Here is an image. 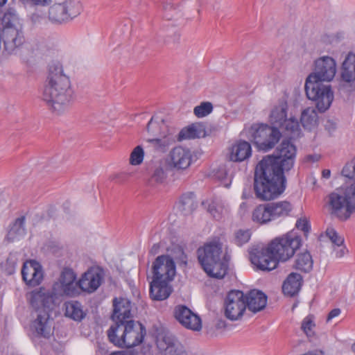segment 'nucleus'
<instances>
[{
    "label": "nucleus",
    "mask_w": 355,
    "mask_h": 355,
    "mask_svg": "<svg viewBox=\"0 0 355 355\" xmlns=\"http://www.w3.org/2000/svg\"><path fill=\"white\" fill-rule=\"evenodd\" d=\"M268 204L272 220L288 216L293 210V205L288 201L273 202Z\"/></svg>",
    "instance_id": "7c9ffc66"
},
{
    "label": "nucleus",
    "mask_w": 355,
    "mask_h": 355,
    "mask_svg": "<svg viewBox=\"0 0 355 355\" xmlns=\"http://www.w3.org/2000/svg\"><path fill=\"white\" fill-rule=\"evenodd\" d=\"M7 0H0V6L4 5L6 3Z\"/></svg>",
    "instance_id": "052dcab7"
},
{
    "label": "nucleus",
    "mask_w": 355,
    "mask_h": 355,
    "mask_svg": "<svg viewBox=\"0 0 355 355\" xmlns=\"http://www.w3.org/2000/svg\"><path fill=\"white\" fill-rule=\"evenodd\" d=\"M43 279V272L42 266L39 263V267H36L34 272L31 274V277L26 281V284L35 286L39 285Z\"/></svg>",
    "instance_id": "37998d69"
},
{
    "label": "nucleus",
    "mask_w": 355,
    "mask_h": 355,
    "mask_svg": "<svg viewBox=\"0 0 355 355\" xmlns=\"http://www.w3.org/2000/svg\"><path fill=\"white\" fill-rule=\"evenodd\" d=\"M327 236L330 239L333 244V247L337 244H343L344 239L338 235L336 230L331 227L327 228L326 230Z\"/></svg>",
    "instance_id": "09e8293b"
},
{
    "label": "nucleus",
    "mask_w": 355,
    "mask_h": 355,
    "mask_svg": "<svg viewBox=\"0 0 355 355\" xmlns=\"http://www.w3.org/2000/svg\"><path fill=\"white\" fill-rule=\"evenodd\" d=\"M42 99L49 110L57 115L67 112L74 99L70 80L64 74L62 67L59 63L49 66Z\"/></svg>",
    "instance_id": "7ed1b4c3"
},
{
    "label": "nucleus",
    "mask_w": 355,
    "mask_h": 355,
    "mask_svg": "<svg viewBox=\"0 0 355 355\" xmlns=\"http://www.w3.org/2000/svg\"><path fill=\"white\" fill-rule=\"evenodd\" d=\"M250 236L251 232L249 230H239L235 232V243L241 246L249 241Z\"/></svg>",
    "instance_id": "a18cd8bd"
},
{
    "label": "nucleus",
    "mask_w": 355,
    "mask_h": 355,
    "mask_svg": "<svg viewBox=\"0 0 355 355\" xmlns=\"http://www.w3.org/2000/svg\"><path fill=\"white\" fill-rule=\"evenodd\" d=\"M169 280H155L150 283V295L154 300H164L169 297L172 292L171 287L168 285Z\"/></svg>",
    "instance_id": "b1692460"
},
{
    "label": "nucleus",
    "mask_w": 355,
    "mask_h": 355,
    "mask_svg": "<svg viewBox=\"0 0 355 355\" xmlns=\"http://www.w3.org/2000/svg\"><path fill=\"white\" fill-rule=\"evenodd\" d=\"M295 225L298 230L303 231L304 233L309 232L310 229L309 221L306 218L298 219Z\"/></svg>",
    "instance_id": "603ef678"
},
{
    "label": "nucleus",
    "mask_w": 355,
    "mask_h": 355,
    "mask_svg": "<svg viewBox=\"0 0 355 355\" xmlns=\"http://www.w3.org/2000/svg\"><path fill=\"white\" fill-rule=\"evenodd\" d=\"M166 173L163 167L158 165L153 169V173L149 179V184L152 186L162 184L166 179Z\"/></svg>",
    "instance_id": "ea45409f"
},
{
    "label": "nucleus",
    "mask_w": 355,
    "mask_h": 355,
    "mask_svg": "<svg viewBox=\"0 0 355 355\" xmlns=\"http://www.w3.org/2000/svg\"><path fill=\"white\" fill-rule=\"evenodd\" d=\"M114 323L112 324L107 331V336L111 343L114 345L121 347L122 345V340L124 339V329L126 327L128 322L121 321H113Z\"/></svg>",
    "instance_id": "c756f323"
},
{
    "label": "nucleus",
    "mask_w": 355,
    "mask_h": 355,
    "mask_svg": "<svg viewBox=\"0 0 355 355\" xmlns=\"http://www.w3.org/2000/svg\"><path fill=\"white\" fill-rule=\"evenodd\" d=\"M53 290L58 294L73 297L80 294L79 280L76 281V275L70 268H65L62 271L58 282L53 285Z\"/></svg>",
    "instance_id": "9d476101"
},
{
    "label": "nucleus",
    "mask_w": 355,
    "mask_h": 355,
    "mask_svg": "<svg viewBox=\"0 0 355 355\" xmlns=\"http://www.w3.org/2000/svg\"><path fill=\"white\" fill-rule=\"evenodd\" d=\"M153 279L172 281L175 275L173 259L168 255L158 256L153 263Z\"/></svg>",
    "instance_id": "ddd939ff"
},
{
    "label": "nucleus",
    "mask_w": 355,
    "mask_h": 355,
    "mask_svg": "<svg viewBox=\"0 0 355 355\" xmlns=\"http://www.w3.org/2000/svg\"><path fill=\"white\" fill-rule=\"evenodd\" d=\"M174 315L176 320L184 327L194 331H199L202 327L201 319L184 305L175 306Z\"/></svg>",
    "instance_id": "f3484780"
},
{
    "label": "nucleus",
    "mask_w": 355,
    "mask_h": 355,
    "mask_svg": "<svg viewBox=\"0 0 355 355\" xmlns=\"http://www.w3.org/2000/svg\"><path fill=\"white\" fill-rule=\"evenodd\" d=\"M159 249V245L158 244H154L151 249L150 250V253L153 255L156 254Z\"/></svg>",
    "instance_id": "4d7b16f0"
},
{
    "label": "nucleus",
    "mask_w": 355,
    "mask_h": 355,
    "mask_svg": "<svg viewBox=\"0 0 355 355\" xmlns=\"http://www.w3.org/2000/svg\"><path fill=\"white\" fill-rule=\"evenodd\" d=\"M339 90L345 93L355 91V54L349 53L341 68V80Z\"/></svg>",
    "instance_id": "4468645a"
},
{
    "label": "nucleus",
    "mask_w": 355,
    "mask_h": 355,
    "mask_svg": "<svg viewBox=\"0 0 355 355\" xmlns=\"http://www.w3.org/2000/svg\"><path fill=\"white\" fill-rule=\"evenodd\" d=\"M193 161V154L188 148L180 146L173 148L169 152L166 163L171 168L177 171L187 169Z\"/></svg>",
    "instance_id": "f8f14e48"
},
{
    "label": "nucleus",
    "mask_w": 355,
    "mask_h": 355,
    "mask_svg": "<svg viewBox=\"0 0 355 355\" xmlns=\"http://www.w3.org/2000/svg\"><path fill=\"white\" fill-rule=\"evenodd\" d=\"M199 263L211 277L222 279L227 273L229 258L223 254L222 244L218 241L206 243L197 250Z\"/></svg>",
    "instance_id": "39448f33"
},
{
    "label": "nucleus",
    "mask_w": 355,
    "mask_h": 355,
    "mask_svg": "<svg viewBox=\"0 0 355 355\" xmlns=\"http://www.w3.org/2000/svg\"><path fill=\"white\" fill-rule=\"evenodd\" d=\"M342 175L354 182L328 196L331 214L340 220H348L355 211V156L343 166Z\"/></svg>",
    "instance_id": "20e7f679"
},
{
    "label": "nucleus",
    "mask_w": 355,
    "mask_h": 355,
    "mask_svg": "<svg viewBox=\"0 0 355 355\" xmlns=\"http://www.w3.org/2000/svg\"><path fill=\"white\" fill-rule=\"evenodd\" d=\"M322 174L323 178L328 179L330 178L331 171L329 169H324L322 171Z\"/></svg>",
    "instance_id": "13d9d810"
},
{
    "label": "nucleus",
    "mask_w": 355,
    "mask_h": 355,
    "mask_svg": "<svg viewBox=\"0 0 355 355\" xmlns=\"http://www.w3.org/2000/svg\"><path fill=\"white\" fill-rule=\"evenodd\" d=\"M271 123L278 126L287 136L291 139L300 137L302 131L297 119L292 114H288V104L286 102L279 103L273 108L270 115Z\"/></svg>",
    "instance_id": "423d86ee"
},
{
    "label": "nucleus",
    "mask_w": 355,
    "mask_h": 355,
    "mask_svg": "<svg viewBox=\"0 0 355 355\" xmlns=\"http://www.w3.org/2000/svg\"><path fill=\"white\" fill-rule=\"evenodd\" d=\"M333 248L337 258L343 257L347 252V249L344 245V243L337 244L336 246H334Z\"/></svg>",
    "instance_id": "864d4df0"
},
{
    "label": "nucleus",
    "mask_w": 355,
    "mask_h": 355,
    "mask_svg": "<svg viewBox=\"0 0 355 355\" xmlns=\"http://www.w3.org/2000/svg\"><path fill=\"white\" fill-rule=\"evenodd\" d=\"M313 261L311 254L306 251L296 255L293 268L302 272H309L313 268Z\"/></svg>",
    "instance_id": "473e14b6"
},
{
    "label": "nucleus",
    "mask_w": 355,
    "mask_h": 355,
    "mask_svg": "<svg viewBox=\"0 0 355 355\" xmlns=\"http://www.w3.org/2000/svg\"><path fill=\"white\" fill-rule=\"evenodd\" d=\"M341 313V310L338 308L332 309L327 315V321L329 322L333 318L338 316Z\"/></svg>",
    "instance_id": "6e6d98bb"
},
{
    "label": "nucleus",
    "mask_w": 355,
    "mask_h": 355,
    "mask_svg": "<svg viewBox=\"0 0 355 355\" xmlns=\"http://www.w3.org/2000/svg\"><path fill=\"white\" fill-rule=\"evenodd\" d=\"M69 21L78 16L83 10L80 0H60Z\"/></svg>",
    "instance_id": "c9c22d12"
},
{
    "label": "nucleus",
    "mask_w": 355,
    "mask_h": 355,
    "mask_svg": "<svg viewBox=\"0 0 355 355\" xmlns=\"http://www.w3.org/2000/svg\"><path fill=\"white\" fill-rule=\"evenodd\" d=\"M160 124V137L162 138H173V129L170 128L167 123L164 119L159 120Z\"/></svg>",
    "instance_id": "8fccbe9b"
},
{
    "label": "nucleus",
    "mask_w": 355,
    "mask_h": 355,
    "mask_svg": "<svg viewBox=\"0 0 355 355\" xmlns=\"http://www.w3.org/2000/svg\"><path fill=\"white\" fill-rule=\"evenodd\" d=\"M113 312L112 319L113 321L128 322L133 320L132 302L127 298L115 297L113 300Z\"/></svg>",
    "instance_id": "6ab92c4d"
},
{
    "label": "nucleus",
    "mask_w": 355,
    "mask_h": 355,
    "mask_svg": "<svg viewBox=\"0 0 355 355\" xmlns=\"http://www.w3.org/2000/svg\"><path fill=\"white\" fill-rule=\"evenodd\" d=\"M210 2H208L209 3L211 4V6H212L214 7V5L212 4V1H214V0H209Z\"/></svg>",
    "instance_id": "680f3d73"
},
{
    "label": "nucleus",
    "mask_w": 355,
    "mask_h": 355,
    "mask_svg": "<svg viewBox=\"0 0 355 355\" xmlns=\"http://www.w3.org/2000/svg\"><path fill=\"white\" fill-rule=\"evenodd\" d=\"M251 155V145L245 141H238L229 148V159L232 162H241L248 159Z\"/></svg>",
    "instance_id": "412c9836"
},
{
    "label": "nucleus",
    "mask_w": 355,
    "mask_h": 355,
    "mask_svg": "<svg viewBox=\"0 0 355 355\" xmlns=\"http://www.w3.org/2000/svg\"><path fill=\"white\" fill-rule=\"evenodd\" d=\"M55 293L44 287L35 288L26 293V298L37 312H49L55 306Z\"/></svg>",
    "instance_id": "1a4fd4ad"
},
{
    "label": "nucleus",
    "mask_w": 355,
    "mask_h": 355,
    "mask_svg": "<svg viewBox=\"0 0 355 355\" xmlns=\"http://www.w3.org/2000/svg\"><path fill=\"white\" fill-rule=\"evenodd\" d=\"M250 131L254 144L259 150L263 151L273 148L282 136L277 128L266 124H254Z\"/></svg>",
    "instance_id": "0eeeda50"
},
{
    "label": "nucleus",
    "mask_w": 355,
    "mask_h": 355,
    "mask_svg": "<svg viewBox=\"0 0 355 355\" xmlns=\"http://www.w3.org/2000/svg\"><path fill=\"white\" fill-rule=\"evenodd\" d=\"M198 202L193 193H187L183 194L178 203V209L185 215L191 214L197 208Z\"/></svg>",
    "instance_id": "2f4dec72"
},
{
    "label": "nucleus",
    "mask_w": 355,
    "mask_h": 355,
    "mask_svg": "<svg viewBox=\"0 0 355 355\" xmlns=\"http://www.w3.org/2000/svg\"><path fill=\"white\" fill-rule=\"evenodd\" d=\"M212 110L213 105L210 102H202L200 105L195 107L193 113L196 116L200 118L209 114Z\"/></svg>",
    "instance_id": "79ce46f5"
},
{
    "label": "nucleus",
    "mask_w": 355,
    "mask_h": 355,
    "mask_svg": "<svg viewBox=\"0 0 355 355\" xmlns=\"http://www.w3.org/2000/svg\"><path fill=\"white\" fill-rule=\"evenodd\" d=\"M208 211L214 218L220 220L227 212V209L222 202L214 200L209 204Z\"/></svg>",
    "instance_id": "58836bf2"
},
{
    "label": "nucleus",
    "mask_w": 355,
    "mask_h": 355,
    "mask_svg": "<svg viewBox=\"0 0 355 355\" xmlns=\"http://www.w3.org/2000/svg\"><path fill=\"white\" fill-rule=\"evenodd\" d=\"M252 263L259 270L270 271L277 268L278 263L274 255L268 250V247L250 253Z\"/></svg>",
    "instance_id": "a211bd4d"
},
{
    "label": "nucleus",
    "mask_w": 355,
    "mask_h": 355,
    "mask_svg": "<svg viewBox=\"0 0 355 355\" xmlns=\"http://www.w3.org/2000/svg\"><path fill=\"white\" fill-rule=\"evenodd\" d=\"M206 135L205 127L202 123H196L183 128L179 133L178 139H193Z\"/></svg>",
    "instance_id": "c85d7f7f"
},
{
    "label": "nucleus",
    "mask_w": 355,
    "mask_h": 355,
    "mask_svg": "<svg viewBox=\"0 0 355 355\" xmlns=\"http://www.w3.org/2000/svg\"><path fill=\"white\" fill-rule=\"evenodd\" d=\"M302 277L297 272H291L284 280L282 285L283 293L288 296H294L300 290Z\"/></svg>",
    "instance_id": "a878e982"
},
{
    "label": "nucleus",
    "mask_w": 355,
    "mask_h": 355,
    "mask_svg": "<svg viewBox=\"0 0 355 355\" xmlns=\"http://www.w3.org/2000/svg\"><path fill=\"white\" fill-rule=\"evenodd\" d=\"M173 141L174 138L152 137L146 139L147 148L151 151L157 153H164Z\"/></svg>",
    "instance_id": "f704fd0d"
},
{
    "label": "nucleus",
    "mask_w": 355,
    "mask_h": 355,
    "mask_svg": "<svg viewBox=\"0 0 355 355\" xmlns=\"http://www.w3.org/2000/svg\"><path fill=\"white\" fill-rule=\"evenodd\" d=\"M159 352L162 355H181L185 353L184 347L171 336H164L157 340Z\"/></svg>",
    "instance_id": "aec40b11"
},
{
    "label": "nucleus",
    "mask_w": 355,
    "mask_h": 355,
    "mask_svg": "<svg viewBox=\"0 0 355 355\" xmlns=\"http://www.w3.org/2000/svg\"><path fill=\"white\" fill-rule=\"evenodd\" d=\"M252 220L259 225L266 224L272 220L269 204L257 206L252 211Z\"/></svg>",
    "instance_id": "72a5a7b5"
},
{
    "label": "nucleus",
    "mask_w": 355,
    "mask_h": 355,
    "mask_svg": "<svg viewBox=\"0 0 355 355\" xmlns=\"http://www.w3.org/2000/svg\"><path fill=\"white\" fill-rule=\"evenodd\" d=\"M308 355H312L311 354H309Z\"/></svg>",
    "instance_id": "e2e57ef3"
},
{
    "label": "nucleus",
    "mask_w": 355,
    "mask_h": 355,
    "mask_svg": "<svg viewBox=\"0 0 355 355\" xmlns=\"http://www.w3.org/2000/svg\"><path fill=\"white\" fill-rule=\"evenodd\" d=\"M225 315L230 320H237L246 309L244 294L241 291H231L227 295L225 303Z\"/></svg>",
    "instance_id": "9b49d317"
},
{
    "label": "nucleus",
    "mask_w": 355,
    "mask_h": 355,
    "mask_svg": "<svg viewBox=\"0 0 355 355\" xmlns=\"http://www.w3.org/2000/svg\"><path fill=\"white\" fill-rule=\"evenodd\" d=\"M49 312L39 313L33 321L32 327L38 336L49 338L51 334Z\"/></svg>",
    "instance_id": "393cba45"
},
{
    "label": "nucleus",
    "mask_w": 355,
    "mask_h": 355,
    "mask_svg": "<svg viewBox=\"0 0 355 355\" xmlns=\"http://www.w3.org/2000/svg\"><path fill=\"white\" fill-rule=\"evenodd\" d=\"M2 38L5 49L9 53L21 45L24 42L21 32L12 26H6L3 28Z\"/></svg>",
    "instance_id": "4be33fe9"
},
{
    "label": "nucleus",
    "mask_w": 355,
    "mask_h": 355,
    "mask_svg": "<svg viewBox=\"0 0 355 355\" xmlns=\"http://www.w3.org/2000/svg\"><path fill=\"white\" fill-rule=\"evenodd\" d=\"M104 279V272L98 268H90L79 279L80 292L92 293L101 285Z\"/></svg>",
    "instance_id": "dca6fc26"
},
{
    "label": "nucleus",
    "mask_w": 355,
    "mask_h": 355,
    "mask_svg": "<svg viewBox=\"0 0 355 355\" xmlns=\"http://www.w3.org/2000/svg\"><path fill=\"white\" fill-rule=\"evenodd\" d=\"M36 267H39V263L35 261H30L24 263L21 275L25 282L31 277Z\"/></svg>",
    "instance_id": "49530a36"
},
{
    "label": "nucleus",
    "mask_w": 355,
    "mask_h": 355,
    "mask_svg": "<svg viewBox=\"0 0 355 355\" xmlns=\"http://www.w3.org/2000/svg\"><path fill=\"white\" fill-rule=\"evenodd\" d=\"M144 152L141 146L135 147L130 154V163L132 165H139L143 162Z\"/></svg>",
    "instance_id": "c03bdc74"
},
{
    "label": "nucleus",
    "mask_w": 355,
    "mask_h": 355,
    "mask_svg": "<svg viewBox=\"0 0 355 355\" xmlns=\"http://www.w3.org/2000/svg\"><path fill=\"white\" fill-rule=\"evenodd\" d=\"M67 16L60 0H56L49 8L48 19L53 24H62L70 21Z\"/></svg>",
    "instance_id": "cd10ccee"
},
{
    "label": "nucleus",
    "mask_w": 355,
    "mask_h": 355,
    "mask_svg": "<svg viewBox=\"0 0 355 355\" xmlns=\"http://www.w3.org/2000/svg\"><path fill=\"white\" fill-rule=\"evenodd\" d=\"M336 73V62L328 55L318 58L314 61L313 72L306 79L304 89L307 98L315 102L320 112L328 110L334 100V93L330 85L322 82L333 80Z\"/></svg>",
    "instance_id": "f03ea898"
},
{
    "label": "nucleus",
    "mask_w": 355,
    "mask_h": 355,
    "mask_svg": "<svg viewBox=\"0 0 355 355\" xmlns=\"http://www.w3.org/2000/svg\"><path fill=\"white\" fill-rule=\"evenodd\" d=\"M301 245V239L298 236L286 235L277 238L268 245V250L272 253L277 263L286 261L292 257Z\"/></svg>",
    "instance_id": "6e6552de"
},
{
    "label": "nucleus",
    "mask_w": 355,
    "mask_h": 355,
    "mask_svg": "<svg viewBox=\"0 0 355 355\" xmlns=\"http://www.w3.org/2000/svg\"><path fill=\"white\" fill-rule=\"evenodd\" d=\"M295 155V145L288 140H283L277 148L276 155H267L259 162L254 182L258 198L270 200L284 192L286 187L284 171L293 168Z\"/></svg>",
    "instance_id": "f257e3e1"
},
{
    "label": "nucleus",
    "mask_w": 355,
    "mask_h": 355,
    "mask_svg": "<svg viewBox=\"0 0 355 355\" xmlns=\"http://www.w3.org/2000/svg\"><path fill=\"white\" fill-rule=\"evenodd\" d=\"M246 307L254 313L263 309L267 304V296L261 291L254 289L244 295Z\"/></svg>",
    "instance_id": "5701e85b"
},
{
    "label": "nucleus",
    "mask_w": 355,
    "mask_h": 355,
    "mask_svg": "<svg viewBox=\"0 0 355 355\" xmlns=\"http://www.w3.org/2000/svg\"><path fill=\"white\" fill-rule=\"evenodd\" d=\"M25 217L22 216L15 220L14 224L10 229L6 236L9 241H13L23 236L26 230L24 228Z\"/></svg>",
    "instance_id": "e433bc0d"
},
{
    "label": "nucleus",
    "mask_w": 355,
    "mask_h": 355,
    "mask_svg": "<svg viewBox=\"0 0 355 355\" xmlns=\"http://www.w3.org/2000/svg\"><path fill=\"white\" fill-rule=\"evenodd\" d=\"M300 121L304 128L311 130L317 125L318 114L313 107L304 109L301 114Z\"/></svg>",
    "instance_id": "4c0bfd02"
},
{
    "label": "nucleus",
    "mask_w": 355,
    "mask_h": 355,
    "mask_svg": "<svg viewBox=\"0 0 355 355\" xmlns=\"http://www.w3.org/2000/svg\"><path fill=\"white\" fill-rule=\"evenodd\" d=\"M147 131L153 137H160V124L159 120H156L152 117L147 125Z\"/></svg>",
    "instance_id": "de8ad7c7"
},
{
    "label": "nucleus",
    "mask_w": 355,
    "mask_h": 355,
    "mask_svg": "<svg viewBox=\"0 0 355 355\" xmlns=\"http://www.w3.org/2000/svg\"><path fill=\"white\" fill-rule=\"evenodd\" d=\"M315 324L314 322V317L312 315H309L305 317L302 322L301 329L309 338L314 336L313 329Z\"/></svg>",
    "instance_id": "a19ab883"
},
{
    "label": "nucleus",
    "mask_w": 355,
    "mask_h": 355,
    "mask_svg": "<svg viewBox=\"0 0 355 355\" xmlns=\"http://www.w3.org/2000/svg\"><path fill=\"white\" fill-rule=\"evenodd\" d=\"M16 264V259L15 257L10 255L7 258L6 262L3 263L1 265L8 275H12L15 272Z\"/></svg>",
    "instance_id": "3c124183"
},
{
    "label": "nucleus",
    "mask_w": 355,
    "mask_h": 355,
    "mask_svg": "<svg viewBox=\"0 0 355 355\" xmlns=\"http://www.w3.org/2000/svg\"><path fill=\"white\" fill-rule=\"evenodd\" d=\"M64 315L76 321H82L86 316V312L83 310L80 302L71 300L64 302Z\"/></svg>",
    "instance_id": "bb28decb"
},
{
    "label": "nucleus",
    "mask_w": 355,
    "mask_h": 355,
    "mask_svg": "<svg viewBox=\"0 0 355 355\" xmlns=\"http://www.w3.org/2000/svg\"><path fill=\"white\" fill-rule=\"evenodd\" d=\"M178 252L179 254V256L175 257L176 260L179 261L180 263L186 265L187 263V257L183 252L182 249L178 248Z\"/></svg>",
    "instance_id": "5fc2aeb1"
},
{
    "label": "nucleus",
    "mask_w": 355,
    "mask_h": 355,
    "mask_svg": "<svg viewBox=\"0 0 355 355\" xmlns=\"http://www.w3.org/2000/svg\"><path fill=\"white\" fill-rule=\"evenodd\" d=\"M124 339L121 347L131 348L140 344L146 335L145 327L135 320L128 321L124 329Z\"/></svg>",
    "instance_id": "2eb2a0df"
},
{
    "label": "nucleus",
    "mask_w": 355,
    "mask_h": 355,
    "mask_svg": "<svg viewBox=\"0 0 355 355\" xmlns=\"http://www.w3.org/2000/svg\"><path fill=\"white\" fill-rule=\"evenodd\" d=\"M109 355H124L121 352H111Z\"/></svg>",
    "instance_id": "bf43d9fd"
}]
</instances>
